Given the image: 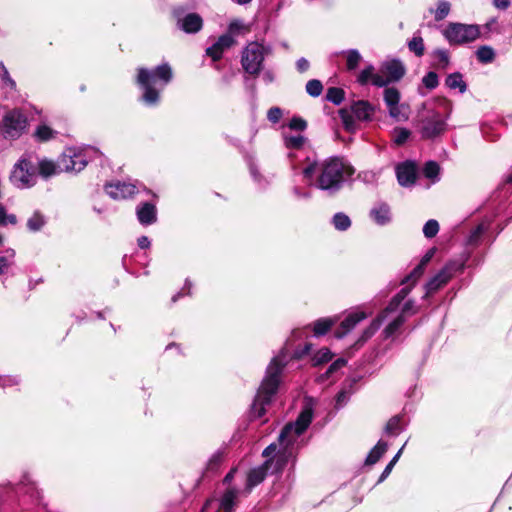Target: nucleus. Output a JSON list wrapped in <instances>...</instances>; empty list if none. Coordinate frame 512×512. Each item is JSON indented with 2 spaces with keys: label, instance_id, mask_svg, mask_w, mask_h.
Wrapping results in <instances>:
<instances>
[{
  "label": "nucleus",
  "instance_id": "obj_36",
  "mask_svg": "<svg viewBox=\"0 0 512 512\" xmlns=\"http://www.w3.org/2000/svg\"><path fill=\"white\" fill-rule=\"evenodd\" d=\"M410 135H411V132L408 129L403 128V127H396L393 130V139L397 145L404 144L407 141V139L410 137Z\"/></svg>",
  "mask_w": 512,
  "mask_h": 512
},
{
  "label": "nucleus",
  "instance_id": "obj_1",
  "mask_svg": "<svg viewBox=\"0 0 512 512\" xmlns=\"http://www.w3.org/2000/svg\"><path fill=\"white\" fill-rule=\"evenodd\" d=\"M353 173V167L342 160L328 159L321 164L317 186L323 190L333 188L343 180L344 176H350Z\"/></svg>",
  "mask_w": 512,
  "mask_h": 512
},
{
  "label": "nucleus",
  "instance_id": "obj_63",
  "mask_svg": "<svg viewBox=\"0 0 512 512\" xmlns=\"http://www.w3.org/2000/svg\"><path fill=\"white\" fill-rule=\"evenodd\" d=\"M241 28H243V25L239 22H233L231 23L230 25V33H235L236 31L240 30Z\"/></svg>",
  "mask_w": 512,
  "mask_h": 512
},
{
  "label": "nucleus",
  "instance_id": "obj_61",
  "mask_svg": "<svg viewBox=\"0 0 512 512\" xmlns=\"http://www.w3.org/2000/svg\"><path fill=\"white\" fill-rule=\"evenodd\" d=\"M277 449V446L276 444H271L269 445L264 451H263V455L266 457V458H269Z\"/></svg>",
  "mask_w": 512,
  "mask_h": 512
},
{
  "label": "nucleus",
  "instance_id": "obj_37",
  "mask_svg": "<svg viewBox=\"0 0 512 512\" xmlns=\"http://www.w3.org/2000/svg\"><path fill=\"white\" fill-rule=\"evenodd\" d=\"M270 403L269 399H264V397H259L258 395L255 398L253 403V413L256 417H261L265 414V406Z\"/></svg>",
  "mask_w": 512,
  "mask_h": 512
},
{
  "label": "nucleus",
  "instance_id": "obj_41",
  "mask_svg": "<svg viewBox=\"0 0 512 512\" xmlns=\"http://www.w3.org/2000/svg\"><path fill=\"white\" fill-rule=\"evenodd\" d=\"M409 48L416 55L421 56L424 53V44L421 37H415L409 42Z\"/></svg>",
  "mask_w": 512,
  "mask_h": 512
},
{
  "label": "nucleus",
  "instance_id": "obj_18",
  "mask_svg": "<svg viewBox=\"0 0 512 512\" xmlns=\"http://www.w3.org/2000/svg\"><path fill=\"white\" fill-rule=\"evenodd\" d=\"M398 182L402 186L411 185L416 179V169L412 163H404L396 169Z\"/></svg>",
  "mask_w": 512,
  "mask_h": 512
},
{
  "label": "nucleus",
  "instance_id": "obj_56",
  "mask_svg": "<svg viewBox=\"0 0 512 512\" xmlns=\"http://www.w3.org/2000/svg\"><path fill=\"white\" fill-rule=\"evenodd\" d=\"M436 252V249L435 248H431L427 251V253L423 256V258L421 259L419 265H421L422 267L425 268V266L430 262V260L432 259V257L434 256Z\"/></svg>",
  "mask_w": 512,
  "mask_h": 512
},
{
  "label": "nucleus",
  "instance_id": "obj_44",
  "mask_svg": "<svg viewBox=\"0 0 512 512\" xmlns=\"http://www.w3.org/2000/svg\"><path fill=\"white\" fill-rule=\"evenodd\" d=\"M422 83L428 89H434L438 85V76L435 72H429L422 79Z\"/></svg>",
  "mask_w": 512,
  "mask_h": 512
},
{
  "label": "nucleus",
  "instance_id": "obj_34",
  "mask_svg": "<svg viewBox=\"0 0 512 512\" xmlns=\"http://www.w3.org/2000/svg\"><path fill=\"white\" fill-rule=\"evenodd\" d=\"M361 60L362 56L357 50H350L346 53V65L349 70L355 69Z\"/></svg>",
  "mask_w": 512,
  "mask_h": 512
},
{
  "label": "nucleus",
  "instance_id": "obj_58",
  "mask_svg": "<svg viewBox=\"0 0 512 512\" xmlns=\"http://www.w3.org/2000/svg\"><path fill=\"white\" fill-rule=\"evenodd\" d=\"M345 365H346V361L344 359H338V360H336L335 362H333L331 364V366L329 367L327 373L330 374V373L336 371L337 369H339V368H341V367H343Z\"/></svg>",
  "mask_w": 512,
  "mask_h": 512
},
{
  "label": "nucleus",
  "instance_id": "obj_55",
  "mask_svg": "<svg viewBox=\"0 0 512 512\" xmlns=\"http://www.w3.org/2000/svg\"><path fill=\"white\" fill-rule=\"evenodd\" d=\"M435 56L439 60V62L441 64H443L444 66L448 65V63H449V56H448L446 51H444V50H437L435 52Z\"/></svg>",
  "mask_w": 512,
  "mask_h": 512
},
{
  "label": "nucleus",
  "instance_id": "obj_54",
  "mask_svg": "<svg viewBox=\"0 0 512 512\" xmlns=\"http://www.w3.org/2000/svg\"><path fill=\"white\" fill-rule=\"evenodd\" d=\"M424 269V267L418 264V266L414 268V270L411 272L407 279L412 280V283L415 284L416 281L423 275Z\"/></svg>",
  "mask_w": 512,
  "mask_h": 512
},
{
  "label": "nucleus",
  "instance_id": "obj_20",
  "mask_svg": "<svg viewBox=\"0 0 512 512\" xmlns=\"http://www.w3.org/2000/svg\"><path fill=\"white\" fill-rule=\"evenodd\" d=\"M351 112L356 119L360 121H368L374 113V108L367 101H358L351 106Z\"/></svg>",
  "mask_w": 512,
  "mask_h": 512
},
{
  "label": "nucleus",
  "instance_id": "obj_17",
  "mask_svg": "<svg viewBox=\"0 0 512 512\" xmlns=\"http://www.w3.org/2000/svg\"><path fill=\"white\" fill-rule=\"evenodd\" d=\"M399 301L400 300L396 298L393 302H391V304L383 311V313L378 318L372 321V323L363 331V334L359 342L363 343L375 334V332L379 329L383 319L386 317V314L390 311H393L398 305Z\"/></svg>",
  "mask_w": 512,
  "mask_h": 512
},
{
  "label": "nucleus",
  "instance_id": "obj_19",
  "mask_svg": "<svg viewBox=\"0 0 512 512\" xmlns=\"http://www.w3.org/2000/svg\"><path fill=\"white\" fill-rule=\"evenodd\" d=\"M203 25L202 18L195 13H190L183 17V19L180 21V26L183 31L186 33H196L198 32Z\"/></svg>",
  "mask_w": 512,
  "mask_h": 512
},
{
  "label": "nucleus",
  "instance_id": "obj_38",
  "mask_svg": "<svg viewBox=\"0 0 512 512\" xmlns=\"http://www.w3.org/2000/svg\"><path fill=\"white\" fill-rule=\"evenodd\" d=\"M333 223L338 230H346L351 225L349 217L342 213H338L334 216Z\"/></svg>",
  "mask_w": 512,
  "mask_h": 512
},
{
  "label": "nucleus",
  "instance_id": "obj_43",
  "mask_svg": "<svg viewBox=\"0 0 512 512\" xmlns=\"http://www.w3.org/2000/svg\"><path fill=\"white\" fill-rule=\"evenodd\" d=\"M405 318L398 316L393 322H391L384 330L386 337H390L393 333L404 323Z\"/></svg>",
  "mask_w": 512,
  "mask_h": 512
},
{
  "label": "nucleus",
  "instance_id": "obj_57",
  "mask_svg": "<svg viewBox=\"0 0 512 512\" xmlns=\"http://www.w3.org/2000/svg\"><path fill=\"white\" fill-rule=\"evenodd\" d=\"M414 313H416V309L414 308L413 303L411 301H408L407 303H405L400 316H403L405 318L407 314L412 315Z\"/></svg>",
  "mask_w": 512,
  "mask_h": 512
},
{
  "label": "nucleus",
  "instance_id": "obj_31",
  "mask_svg": "<svg viewBox=\"0 0 512 512\" xmlns=\"http://www.w3.org/2000/svg\"><path fill=\"white\" fill-rule=\"evenodd\" d=\"M237 497V492L235 490H228L222 500H221V508L225 511V512H231L232 511V508H233V505H234V501Z\"/></svg>",
  "mask_w": 512,
  "mask_h": 512
},
{
  "label": "nucleus",
  "instance_id": "obj_30",
  "mask_svg": "<svg viewBox=\"0 0 512 512\" xmlns=\"http://www.w3.org/2000/svg\"><path fill=\"white\" fill-rule=\"evenodd\" d=\"M45 224V219L43 215L36 212L27 220V227L30 231L36 232L39 231Z\"/></svg>",
  "mask_w": 512,
  "mask_h": 512
},
{
  "label": "nucleus",
  "instance_id": "obj_50",
  "mask_svg": "<svg viewBox=\"0 0 512 512\" xmlns=\"http://www.w3.org/2000/svg\"><path fill=\"white\" fill-rule=\"evenodd\" d=\"M434 102L441 108H443V111L446 115H448L451 112L452 105L451 102L443 97H438L434 99Z\"/></svg>",
  "mask_w": 512,
  "mask_h": 512
},
{
  "label": "nucleus",
  "instance_id": "obj_64",
  "mask_svg": "<svg viewBox=\"0 0 512 512\" xmlns=\"http://www.w3.org/2000/svg\"><path fill=\"white\" fill-rule=\"evenodd\" d=\"M138 244L141 248H147L149 246V240L147 237H141L139 240H138Z\"/></svg>",
  "mask_w": 512,
  "mask_h": 512
},
{
  "label": "nucleus",
  "instance_id": "obj_49",
  "mask_svg": "<svg viewBox=\"0 0 512 512\" xmlns=\"http://www.w3.org/2000/svg\"><path fill=\"white\" fill-rule=\"evenodd\" d=\"M289 127L293 130L303 131L307 127V123L302 118H293L289 123Z\"/></svg>",
  "mask_w": 512,
  "mask_h": 512
},
{
  "label": "nucleus",
  "instance_id": "obj_35",
  "mask_svg": "<svg viewBox=\"0 0 512 512\" xmlns=\"http://www.w3.org/2000/svg\"><path fill=\"white\" fill-rule=\"evenodd\" d=\"M494 56V50L489 46H482L477 50V58L480 62H491L494 59Z\"/></svg>",
  "mask_w": 512,
  "mask_h": 512
},
{
  "label": "nucleus",
  "instance_id": "obj_48",
  "mask_svg": "<svg viewBox=\"0 0 512 512\" xmlns=\"http://www.w3.org/2000/svg\"><path fill=\"white\" fill-rule=\"evenodd\" d=\"M316 171V163L309 160L306 161V165L303 169V175L306 179L312 180L313 175Z\"/></svg>",
  "mask_w": 512,
  "mask_h": 512
},
{
  "label": "nucleus",
  "instance_id": "obj_11",
  "mask_svg": "<svg viewBox=\"0 0 512 512\" xmlns=\"http://www.w3.org/2000/svg\"><path fill=\"white\" fill-rule=\"evenodd\" d=\"M69 157L60 156L58 162H54L49 159H42L38 163V172L43 178H49L55 176L61 172H69L70 169L76 168L75 166H69Z\"/></svg>",
  "mask_w": 512,
  "mask_h": 512
},
{
  "label": "nucleus",
  "instance_id": "obj_62",
  "mask_svg": "<svg viewBox=\"0 0 512 512\" xmlns=\"http://www.w3.org/2000/svg\"><path fill=\"white\" fill-rule=\"evenodd\" d=\"M393 467H394V464L392 462H390L386 466V468L384 469V471L382 473V476H381V480H383L385 477H387L390 474V472L392 471Z\"/></svg>",
  "mask_w": 512,
  "mask_h": 512
},
{
  "label": "nucleus",
  "instance_id": "obj_28",
  "mask_svg": "<svg viewBox=\"0 0 512 512\" xmlns=\"http://www.w3.org/2000/svg\"><path fill=\"white\" fill-rule=\"evenodd\" d=\"M372 215L374 220L380 225L388 223L391 219L390 210L386 206H380L379 208L374 209L372 211Z\"/></svg>",
  "mask_w": 512,
  "mask_h": 512
},
{
  "label": "nucleus",
  "instance_id": "obj_51",
  "mask_svg": "<svg viewBox=\"0 0 512 512\" xmlns=\"http://www.w3.org/2000/svg\"><path fill=\"white\" fill-rule=\"evenodd\" d=\"M207 55H209L214 61L221 58L223 51L220 47L215 43L212 47L208 48L206 51Z\"/></svg>",
  "mask_w": 512,
  "mask_h": 512
},
{
  "label": "nucleus",
  "instance_id": "obj_8",
  "mask_svg": "<svg viewBox=\"0 0 512 512\" xmlns=\"http://www.w3.org/2000/svg\"><path fill=\"white\" fill-rule=\"evenodd\" d=\"M383 97L391 118L398 122H405L409 119V106L400 103L401 95L398 89L394 87L386 88Z\"/></svg>",
  "mask_w": 512,
  "mask_h": 512
},
{
  "label": "nucleus",
  "instance_id": "obj_6",
  "mask_svg": "<svg viewBox=\"0 0 512 512\" xmlns=\"http://www.w3.org/2000/svg\"><path fill=\"white\" fill-rule=\"evenodd\" d=\"M421 108L427 110V116H421V134L425 139H431L442 134L446 129L444 117L434 108H429L427 103H423Z\"/></svg>",
  "mask_w": 512,
  "mask_h": 512
},
{
  "label": "nucleus",
  "instance_id": "obj_16",
  "mask_svg": "<svg viewBox=\"0 0 512 512\" xmlns=\"http://www.w3.org/2000/svg\"><path fill=\"white\" fill-rule=\"evenodd\" d=\"M357 81L361 85H366L368 82H371L377 87L385 86V81L381 78L380 71L376 72L373 65H367L362 71H360L357 75Z\"/></svg>",
  "mask_w": 512,
  "mask_h": 512
},
{
  "label": "nucleus",
  "instance_id": "obj_32",
  "mask_svg": "<svg viewBox=\"0 0 512 512\" xmlns=\"http://www.w3.org/2000/svg\"><path fill=\"white\" fill-rule=\"evenodd\" d=\"M451 4L445 0L437 2L436 9L433 11L437 21L444 19L450 12Z\"/></svg>",
  "mask_w": 512,
  "mask_h": 512
},
{
  "label": "nucleus",
  "instance_id": "obj_26",
  "mask_svg": "<svg viewBox=\"0 0 512 512\" xmlns=\"http://www.w3.org/2000/svg\"><path fill=\"white\" fill-rule=\"evenodd\" d=\"M61 156L69 157L71 160H68L69 166H75L76 168L70 169L69 172L72 171H81L86 166V161L78 154L73 151H68L63 153Z\"/></svg>",
  "mask_w": 512,
  "mask_h": 512
},
{
  "label": "nucleus",
  "instance_id": "obj_25",
  "mask_svg": "<svg viewBox=\"0 0 512 512\" xmlns=\"http://www.w3.org/2000/svg\"><path fill=\"white\" fill-rule=\"evenodd\" d=\"M387 450V444L384 442H378L376 446L370 451L367 456L366 464H375Z\"/></svg>",
  "mask_w": 512,
  "mask_h": 512
},
{
  "label": "nucleus",
  "instance_id": "obj_46",
  "mask_svg": "<svg viewBox=\"0 0 512 512\" xmlns=\"http://www.w3.org/2000/svg\"><path fill=\"white\" fill-rule=\"evenodd\" d=\"M439 173V166L435 162H428L424 167V174L427 178L434 179Z\"/></svg>",
  "mask_w": 512,
  "mask_h": 512
},
{
  "label": "nucleus",
  "instance_id": "obj_27",
  "mask_svg": "<svg viewBox=\"0 0 512 512\" xmlns=\"http://www.w3.org/2000/svg\"><path fill=\"white\" fill-rule=\"evenodd\" d=\"M339 115L345 130L354 133L357 130V125L350 112L346 109H341Z\"/></svg>",
  "mask_w": 512,
  "mask_h": 512
},
{
  "label": "nucleus",
  "instance_id": "obj_23",
  "mask_svg": "<svg viewBox=\"0 0 512 512\" xmlns=\"http://www.w3.org/2000/svg\"><path fill=\"white\" fill-rule=\"evenodd\" d=\"M137 216L142 224L153 223L156 220L155 207L151 204L146 203L140 209H138Z\"/></svg>",
  "mask_w": 512,
  "mask_h": 512
},
{
  "label": "nucleus",
  "instance_id": "obj_24",
  "mask_svg": "<svg viewBox=\"0 0 512 512\" xmlns=\"http://www.w3.org/2000/svg\"><path fill=\"white\" fill-rule=\"evenodd\" d=\"M56 131L46 124L39 125L34 132V137L40 142H46L53 139Z\"/></svg>",
  "mask_w": 512,
  "mask_h": 512
},
{
  "label": "nucleus",
  "instance_id": "obj_3",
  "mask_svg": "<svg viewBox=\"0 0 512 512\" xmlns=\"http://www.w3.org/2000/svg\"><path fill=\"white\" fill-rule=\"evenodd\" d=\"M312 420V411L311 409L307 408L299 415L297 421L295 424L289 423L287 424L281 434L279 435L278 441L280 445L283 446V451L278 452V460H277V471H280L287 459V452L286 447L288 444H290L293 439L300 435L310 424Z\"/></svg>",
  "mask_w": 512,
  "mask_h": 512
},
{
  "label": "nucleus",
  "instance_id": "obj_40",
  "mask_svg": "<svg viewBox=\"0 0 512 512\" xmlns=\"http://www.w3.org/2000/svg\"><path fill=\"white\" fill-rule=\"evenodd\" d=\"M344 98L343 90L339 88H330L327 92V99L335 104H339Z\"/></svg>",
  "mask_w": 512,
  "mask_h": 512
},
{
  "label": "nucleus",
  "instance_id": "obj_4",
  "mask_svg": "<svg viewBox=\"0 0 512 512\" xmlns=\"http://www.w3.org/2000/svg\"><path fill=\"white\" fill-rule=\"evenodd\" d=\"M10 182L19 189H27L35 185L36 176L33 163L27 158H20L14 165L9 176Z\"/></svg>",
  "mask_w": 512,
  "mask_h": 512
},
{
  "label": "nucleus",
  "instance_id": "obj_42",
  "mask_svg": "<svg viewBox=\"0 0 512 512\" xmlns=\"http://www.w3.org/2000/svg\"><path fill=\"white\" fill-rule=\"evenodd\" d=\"M439 230L438 222L435 220H429L423 228V233L426 237H434Z\"/></svg>",
  "mask_w": 512,
  "mask_h": 512
},
{
  "label": "nucleus",
  "instance_id": "obj_15",
  "mask_svg": "<svg viewBox=\"0 0 512 512\" xmlns=\"http://www.w3.org/2000/svg\"><path fill=\"white\" fill-rule=\"evenodd\" d=\"M106 193L116 200L125 199L136 193V186L130 183L112 182L106 186Z\"/></svg>",
  "mask_w": 512,
  "mask_h": 512
},
{
  "label": "nucleus",
  "instance_id": "obj_53",
  "mask_svg": "<svg viewBox=\"0 0 512 512\" xmlns=\"http://www.w3.org/2000/svg\"><path fill=\"white\" fill-rule=\"evenodd\" d=\"M303 142H304V138L302 136L286 138V145L291 148H298L303 144Z\"/></svg>",
  "mask_w": 512,
  "mask_h": 512
},
{
  "label": "nucleus",
  "instance_id": "obj_52",
  "mask_svg": "<svg viewBox=\"0 0 512 512\" xmlns=\"http://www.w3.org/2000/svg\"><path fill=\"white\" fill-rule=\"evenodd\" d=\"M267 117L271 122L276 123L282 117V111L277 107H273L269 109Z\"/></svg>",
  "mask_w": 512,
  "mask_h": 512
},
{
  "label": "nucleus",
  "instance_id": "obj_2",
  "mask_svg": "<svg viewBox=\"0 0 512 512\" xmlns=\"http://www.w3.org/2000/svg\"><path fill=\"white\" fill-rule=\"evenodd\" d=\"M172 78V70L167 64L161 65L151 73L144 68L138 69L137 82L144 87L143 100L149 105H153L159 100V93L151 87V82L161 80L167 84Z\"/></svg>",
  "mask_w": 512,
  "mask_h": 512
},
{
  "label": "nucleus",
  "instance_id": "obj_39",
  "mask_svg": "<svg viewBox=\"0 0 512 512\" xmlns=\"http://www.w3.org/2000/svg\"><path fill=\"white\" fill-rule=\"evenodd\" d=\"M17 223V217L14 214H7L6 209L0 204V225L5 226L7 224L15 225Z\"/></svg>",
  "mask_w": 512,
  "mask_h": 512
},
{
  "label": "nucleus",
  "instance_id": "obj_45",
  "mask_svg": "<svg viewBox=\"0 0 512 512\" xmlns=\"http://www.w3.org/2000/svg\"><path fill=\"white\" fill-rule=\"evenodd\" d=\"M306 90L311 96H318L322 92V84L318 80H311L307 83Z\"/></svg>",
  "mask_w": 512,
  "mask_h": 512
},
{
  "label": "nucleus",
  "instance_id": "obj_10",
  "mask_svg": "<svg viewBox=\"0 0 512 512\" xmlns=\"http://www.w3.org/2000/svg\"><path fill=\"white\" fill-rule=\"evenodd\" d=\"M263 59L264 48L258 43H251L243 52L242 66L247 73L256 75L261 70Z\"/></svg>",
  "mask_w": 512,
  "mask_h": 512
},
{
  "label": "nucleus",
  "instance_id": "obj_59",
  "mask_svg": "<svg viewBox=\"0 0 512 512\" xmlns=\"http://www.w3.org/2000/svg\"><path fill=\"white\" fill-rule=\"evenodd\" d=\"M493 4L496 8L506 9L510 5V0H493Z\"/></svg>",
  "mask_w": 512,
  "mask_h": 512
},
{
  "label": "nucleus",
  "instance_id": "obj_22",
  "mask_svg": "<svg viewBox=\"0 0 512 512\" xmlns=\"http://www.w3.org/2000/svg\"><path fill=\"white\" fill-rule=\"evenodd\" d=\"M335 318H321L311 324V328L315 336L326 334L336 323Z\"/></svg>",
  "mask_w": 512,
  "mask_h": 512
},
{
  "label": "nucleus",
  "instance_id": "obj_12",
  "mask_svg": "<svg viewBox=\"0 0 512 512\" xmlns=\"http://www.w3.org/2000/svg\"><path fill=\"white\" fill-rule=\"evenodd\" d=\"M406 69L399 60H389L382 63L380 68L381 78L385 81V86L399 81L405 75Z\"/></svg>",
  "mask_w": 512,
  "mask_h": 512
},
{
  "label": "nucleus",
  "instance_id": "obj_29",
  "mask_svg": "<svg viewBox=\"0 0 512 512\" xmlns=\"http://www.w3.org/2000/svg\"><path fill=\"white\" fill-rule=\"evenodd\" d=\"M446 85L451 88V89H456L458 88L460 90V92H465L466 91V84L464 83V81L462 80V76L461 74L459 73H453V74H450L447 78H446Z\"/></svg>",
  "mask_w": 512,
  "mask_h": 512
},
{
  "label": "nucleus",
  "instance_id": "obj_13",
  "mask_svg": "<svg viewBox=\"0 0 512 512\" xmlns=\"http://www.w3.org/2000/svg\"><path fill=\"white\" fill-rule=\"evenodd\" d=\"M455 269L454 263L446 264L434 277H432L425 285V297L435 293L441 287L448 283Z\"/></svg>",
  "mask_w": 512,
  "mask_h": 512
},
{
  "label": "nucleus",
  "instance_id": "obj_5",
  "mask_svg": "<svg viewBox=\"0 0 512 512\" xmlns=\"http://www.w3.org/2000/svg\"><path fill=\"white\" fill-rule=\"evenodd\" d=\"M443 35L450 44H464L478 39L480 29L477 25L450 23L443 31Z\"/></svg>",
  "mask_w": 512,
  "mask_h": 512
},
{
  "label": "nucleus",
  "instance_id": "obj_14",
  "mask_svg": "<svg viewBox=\"0 0 512 512\" xmlns=\"http://www.w3.org/2000/svg\"><path fill=\"white\" fill-rule=\"evenodd\" d=\"M371 311H356L348 315L340 324L339 330L335 333L337 338H342L350 332L360 321L366 319L371 315Z\"/></svg>",
  "mask_w": 512,
  "mask_h": 512
},
{
  "label": "nucleus",
  "instance_id": "obj_7",
  "mask_svg": "<svg viewBox=\"0 0 512 512\" xmlns=\"http://www.w3.org/2000/svg\"><path fill=\"white\" fill-rule=\"evenodd\" d=\"M285 365L284 358L275 357L270 362L268 368H267V374L264 378L257 395L259 397H264V399L271 400L272 395L275 394L278 385H279V375L282 370V368Z\"/></svg>",
  "mask_w": 512,
  "mask_h": 512
},
{
  "label": "nucleus",
  "instance_id": "obj_47",
  "mask_svg": "<svg viewBox=\"0 0 512 512\" xmlns=\"http://www.w3.org/2000/svg\"><path fill=\"white\" fill-rule=\"evenodd\" d=\"M216 44L220 47L222 51H224L225 49L231 47L234 44V39L232 38L231 35H223L218 39Z\"/></svg>",
  "mask_w": 512,
  "mask_h": 512
},
{
  "label": "nucleus",
  "instance_id": "obj_21",
  "mask_svg": "<svg viewBox=\"0 0 512 512\" xmlns=\"http://www.w3.org/2000/svg\"><path fill=\"white\" fill-rule=\"evenodd\" d=\"M269 464H270V459H267L265 464L262 467H259V468H256V469H253L250 471V473L248 474V479H247L249 489H251L252 487H254L255 485H257L263 481V479L266 475V471L269 467Z\"/></svg>",
  "mask_w": 512,
  "mask_h": 512
},
{
  "label": "nucleus",
  "instance_id": "obj_9",
  "mask_svg": "<svg viewBox=\"0 0 512 512\" xmlns=\"http://www.w3.org/2000/svg\"><path fill=\"white\" fill-rule=\"evenodd\" d=\"M27 119L19 110L8 111L1 123V132L5 138H18L26 129Z\"/></svg>",
  "mask_w": 512,
  "mask_h": 512
},
{
  "label": "nucleus",
  "instance_id": "obj_60",
  "mask_svg": "<svg viewBox=\"0 0 512 512\" xmlns=\"http://www.w3.org/2000/svg\"><path fill=\"white\" fill-rule=\"evenodd\" d=\"M9 267V261L6 257H0V275L4 274Z\"/></svg>",
  "mask_w": 512,
  "mask_h": 512
},
{
  "label": "nucleus",
  "instance_id": "obj_33",
  "mask_svg": "<svg viewBox=\"0 0 512 512\" xmlns=\"http://www.w3.org/2000/svg\"><path fill=\"white\" fill-rule=\"evenodd\" d=\"M333 357L332 352L328 348H321L312 358L313 365L318 366L330 361Z\"/></svg>",
  "mask_w": 512,
  "mask_h": 512
}]
</instances>
